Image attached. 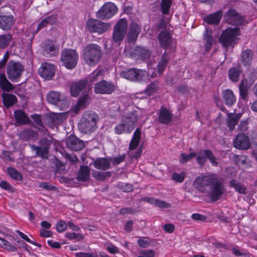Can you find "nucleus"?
Masks as SVG:
<instances>
[{"instance_id":"18","label":"nucleus","mask_w":257,"mask_h":257,"mask_svg":"<svg viewBox=\"0 0 257 257\" xmlns=\"http://www.w3.org/2000/svg\"><path fill=\"white\" fill-rule=\"evenodd\" d=\"M234 146L239 150L248 149L251 146L249 138L244 134H238L234 141Z\"/></svg>"},{"instance_id":"7","label":"nucleus","mask_w":257,"mask_h":257,"mask_svg":"<svg viewBox=\"0 0 257 257\" xmlns=\"http://www.w3.org/2000/svg\"><path fill=\"white\" fill-rule=\"evenodd\" d=\"M110 25L97 19H90L86 23V27L90 33L102 34L109 29Z\"/></svg>"},{"instance_id":"21","label":"nucleus","mask_w":257,"mask_h":257,"mask_svg":"<svg viewBox=\"0 0 257 257\" xmlns=\"http://www.w3.org/2000/svg\"><path fill=\"white\" fill-rule=\"evenodd\" d=\"M87 84V80L85 79L73 82L71 84L70 88L71 95L74 97L77 96L85 88Z\"/></svg>"},{"instance_id":"10","label":"nucleus","mask_w":257,"mask_h":257,"mask_svg":"<svg viewBox=\"0 0 257 257\" xmlns=\"http://www.w3.org/2000/svg\"><path fill=\"white\" fill-rule=\"evenodd\" d=\"M224 21L228 24L238 26L243 24L244 22V18L236 10L229 9L224 15Z\"/></svg>"},{"instance_id":"40","label":"nucleus","mask_w":257,"mask_h":257,"mask_svg":"<svg viewBox=\"0 0 257 257\" xmlns=\"http://www.w3.org/2000/svg\"><path fill=\"white\" fill-rule=\"evenodd\" d=\"M230 186L233 187L235 190L240 194H246L247 193L246 187L235 180H231L230 181Z\"/></svg>"},{"instance_id":"15","label":"nucleus","mask_w":257,"mask_h":257,"mask_svg":"<svg viewBox=\"0 0 257 257\" xmlns=\"http://www.w3.org/2000/svg\"><path fill=\"white\" fill-rule=\"evenodd\" d=\"M139 119L135 111H132L121 118V122L126 126V128L131 132L135 128Z\"/></svg>"},{"instance_id":"12","label":"nucleus","mask_w":257,"mask_h":257,"mask_svg":"<svg viewBox=\"0 0 257 257\" xmlns=\"http://www.w3.org/2000/svg\"><path fill=\"white\" fill-rule=\"evenodd\" d=\"M39 144L41 145L40 147L30 145L31 150L35 151L36 155L42 159H48L51 141L46 138H43L40 140Z\"/></svg>"},{"instance_id":"45","label":"nucleus","mask_w":257,"mask_h":257,"mask_svg":"<svg viewBox=\"0 0 257 257\" xmlns=\"http://www.w3.org/2000/svg\"><path fill=\"white\" fill-rule=\"evenodd\" d=\"M17 101V97L14 95L8 94L3 96L4 104L7 107L14 105Z\"/></svg>"},{"instance_id":"5","label":"nucleus","mask_w":257,"mask_h":257,"mask_svg":"<svg viewBox=\"0 0 257 257\" xmlns=\"http://www.w3.org/2000/svg\"><path fill=\"white\" fill-rule=\"evenodd\" d=\"M127 23L125 19L119 20L115 25L112 33V40L115 43L120 44L126 33Z\"/></svg>"},{"instance_id":"64","label":"nucleus","mask_w":257,"mask_h":257,"mask_svg":"<svg viewBox=\"0 0 257 257\" xmlns=\"http://www.w3.org/2000/svg\"><path fill=\"white\" fill-rule=\"evenodd\" d=\"M248 129V121L243 120L241 121L239 125H238V130L242 132L246 131Z\"/></svg>"},{"instance_id":"46","label":"nucleus","mask_w":257,"mask_h":257,"mask_svg":"<svg viewBox=\"0 0 257 257\" xmlns=\"http://www.w3.org/2000/svg\"><path fill=\"white\" fill-rule=\"evenodd\" d=\"M158 88V81H154V82L148 85L147 87L144 91V92L148 95L150 96L157 92Z\"/></svg>"},{"instance_id":"6","label":"nucleus","mask_w":257,"mask_h":257,"mask_svg":"<svg viewBox=\"0 0 257 257\" xmlns=\"http://www.w3.org/2000/svg\"><path fill=\"white\" fill-rule=\"evenodd\" d=\"M213 181L209 187V195L211 201H215L219 199L224 193L225 189L221 181L215 175Z\"/></svg>"},{"instance_id":"33","label":"nucleus","mask_w":257,"mask_h":257,"mask_svg":"<svg viewBox=\"0 0 257 257\" xmlns=\"http://www.w3.org/2000/svg\"><path fill=\"white\" fill-rule=\"evenodd\" d=\"M241 115L240 113H229L227 114V125L230 131H232L234 128Z\"/></svg>"},{"instance_id":"54","label":"nucleus","mask_w":257,"mask_h":257,"mask_svg":"<svg viewBox=\"0 0 257 257\" xmlns=\"http://www.w3.org/2000/svg\"><path fill=\"white\" fill-rule=\"evenodd\" d=\"M205 153L207 159H209L211 163L214 166H217L218 165L217 159L214 156L212 151L209 150H205Z\"/></svg>"},{"instance_id":"52","label":"nucleus","mask_w":257,"mask_h":257,"mask_svg":"<svg viewBox=\"0 0 257 257\" xmlns=\"http://www.w3.org/2000/svg\"><path fill=\"white\" fill-rule=\"evenodd\" d=\"M0 246L5 247L7 249L12 251H17V247L11 244L7 240L0 237Z\"/></svg>"},{"instance_id":"31","label":"nucleus","mask_w":257,"mask_h":257,"mask_svg":"<svg viewBox=\"0 0 257 257\" xmlns=\"http://www.w3.org/2000/svg\"><path fill=\"white\" fill-rule=\"evenodd\" d=\"M133 55L137 59L146 60L150 57L151 53L144 48L137 47L134 50Z\"/></svg>"},{"instance_id":"58","label":"nucleus","mask_w":257,"mask_h":257,"mask_svg":"<svg viewBox=\"0 0 257 257\" xmlns=\"http://www.w3.org/2000/svg\"><path fill=\"white\" fill-rule=\"evenodd\" d=\"M16 232L21 236V238H22L25 240L27 241V242L32 243L35 245H36L39 247H41V245L40 244H39L36 242L32 241L28 237L27 235H26L24 233L21 232L19 230H17Z\"/></svg>"},{"instance_id":"8","label":"nucleus","mask_w":257,"mask_h":257,"mask_svg":"<svg viewBox=\"0 0 257 257\" xmlns=\"http://www.w3.org/2000/svg\"><path fill=\"white\" fill-rule=\"evenodd\" d=\"M215 175L201 176L197 177L193 181L194 187L201 192L208 191Z\"/></svg>"},{"instance_id":"47","label":"nucleus","mask_w":257,"mask_h":257,"mask_svg":"<svg viewBox=\"0 0 257 257\" xmlns=\"http://www.w3.org/2000/svg\"><path fill=\"white\" fill-rule=\"evenodd\" d=\"M196 161L200 166L202 167L204 165L206 161V156L204 150H200L196 153Z\"/></svg>"},{"instance_id":"14","label":"nucleus","mask_w":257,"mask_h":257,"mask_svg":"<svg viewBox=\"0 0 257 257\" xmlns=\"http://www.w3.org/2000/svg\"><path fill=\"white\" fill-rule=\"evenodd\" d=\"M161 47L164 49H169L170 52L175 50V47L172 45L173 40L170 33L167 31H163L158 37Z\"/></svg>"},{"instance_id":"61","label":"nucleus","mask_w":257,"mask_h":257,"mask_svg":"<svg viewBox=\"0 0 257 257\" xmlns=\"http://www.w3.org/2000/svg\"><path fill=\"white\" fill-rule=\"evenodd\" d=\"M239 88L241 98L244 99H245L247 96V90L246 87L244 85L243 82L239 85Z\"/></svg>"},{"instance_id":"13","label":"nucleus","mask_w":257,"mask_h":257,"mask_svg":"<svg viewBox=\"0 0 257 257\" xmlns=\"http://www.w3.org/2000/svg\"><path fill=\"white\" fill-rule=\"evenodd\" d=\"M117 9L114 4L108 2L103 6L96 13L98 18L104 20L111 18L116 12Z\"/></svg>"},{"instance_id":"55","label":"nucleus","mask_w":257,"mask_h":257,"mask_svg":"<svg viewBox=\"0 0 257 257\" xmlns=\"http://www.w3.org/2000/svg\"><path fill=\"white\" fill-rule=\"evenodd\" d=\"M101 76V71L96 70L90 74L89 79L90 82H93L100 79Z\"/></svg>"},{"instance_id":"53","label":"nucleus","mask_w":257,"mask_h":257,"mask_svg":"<svg viewBox=\"0 0 257 257\" xmlns=\"http://www.w3.org/2000/svg\"><path fill=\"white\" fill-rule=\"evenodd\" d=\"M114 132L118 135H120L124 133H131V132L126 128V126L122 122L115 127Z\"/></svg>"},{"instance_id":"59","label":"nucleus","mask_w":257,"mask_h":257,"mask_svg":"<svg viewBox=\"0 0 257 257\" xmlns=\"http://www.w3.org/2000/svg\"><path fill=\"white\" fill-rule=\"evenodd\" d=\"M66 237L70 239H76L77 240H80V239L83 238L82 235L80 233H76L74 232H68L66 233L65 235Z\"/></svg>"},{"instance_id":"57","label":"nucleus","mask_w":257,"mask_h":257,"mask_svg":"<svg viewBox=\"0 0 257 257\" xmlns=\"http://www.w3.org/2000/svg\"><path fill=\"white\" fill-rule=\"evenodd\" d=\"M31 117L36 124L42 128H44L40 115L34 114L31 115Z\"/></svg>"},{"instance_id":"27","label":"nucleus","mask_w":257,"mask_h":257,"mask_svg":"<svg viewBox=\"0 0 257 257\" xmlns=\"http://www.w3.org/2000/svg\"><path fill=\"white\" fill-rule=\"evenodd\" d=\"M15 118L19 124H28L31 122L28 116L22 110H17L14 112Z\"/></svg>"},{"instance_id":"35","label":"nucleus","mask_w":257,"mask_h":257,"mask_svg":"<svg viewBox=\"0 0 257 257\" xmlns=\"http://www.w3.org/2000/svg\"><path fill=\"white\" fill-rule=\"evenodd\" d=\"M253 53L250 49H246L241 54V62L244 66H249L251 63Z\"/></svg>"},{"instance_id":"25","label":"nucleus","mask_w":257,"mask_h":257,"mask_svg":"<svg viewBox=\"0 0 257 257\" xmlns=\"http://www.w3.org/2000/svg\"><path fill=\"white\" fill-rule=\"evenodd\" d=\"M43 52L44 55L55 56L58 54V48L55 46V43L50 40L46 41L43 47Z\"/></svg>"},{"instance_id":"62","label":"nucleus","mask_w":257,"mask_h":257,"mask_svg":"<svg viewBox=\"0 0 257 257\" xmlns=\"http://www.w3.org/2000/svg\"><path fill=\"white\" fill-rule=\"evenodd\" d=\"M125 158V155H122L117 157L110 158L109 159L114 165H118L123 162Z\"/></svg>"},{"instance_id":"38","label":"nucleus","mask_w":257,"mask_h":257,"mask_svg":"<svg viewBox=\"0 0 257 257\" xmlns=\"http://www.w3.org/2000/svg\"><path fill=\"white\" fill-rule=\"evenodd\" d=\"M47 101L53 104L57 105L58 103L63 100L61 99V95L58 92H50L47 97Z\"/></svg>"},{"instance_id":"42","label":"nucleus","mask_w":257,"mask_h":257,"mask_svg":"<svg viewBox=\"0 0 257 257\" xmlns=\"http://www.w3.org/2000/svg\"><path fill=\"white\" fill-rule=\"evenodd\" d=\"M12 39V35L9 33L0 35V49H4L8 47Z\"/></svg>"},{"instance_id":"9","label":"nucleus","mask_w":257,"mask_h":257,"mask_svg":"<svg viewBox=\"0 0 257 257\" xmlns=\"http://www.w3.org/2000/svg\"><path fill=\"white\" fill-rule=\"evenodd\" d=\"M239 35V28L227 29L223 31L220 36V41L225 47L231 46L234 42L236 37Z\"/></svg>"},{"instance_id":"4","label":"nucleus","mask_w":257,"mask_h":257,"mask_svg":"<svg viewBox=\"0 0 257 257\" xmlns=\"http://www.w3.org/2000/svg\"><path fill=\"white\" fill-rule=\"evenodd\" d=\"M60 60L66 68L72 69L77 65L78 54L75 50L65 49L61 53Z\"/></svg>"},{"instance_id":"24","label":"nucleus","mask_w":257,"mask_h":257,"mask_svg":"<svg viewBox=\"0 0 257 257\" xmlns=\"http://www.w3.org/2000/svg\"><path fill=\"white\" fill-rule=\"evenodd\" d=\"M222 101L228 106H231L236 102V97L233 91L229 89L221 92Z\"/></svg>"},{"instance_id":"43","label":"nucleus","mask_w":257,"mask_h":257,"mask_svg":"<svg viewBox=\"0 0 257 257\" xmlns=\"http://www.w3.org/2000/svg\"><path fill=\"white\" fill-rule=\"evenodd\" d=\"M92 176L98 181H104L106 178H109L111 176L110 172H100L94 171L92 173Z\"/></svg>"},{"instance_id":"63","label":"nucleus","mask_w":257,"mask_h":257,"mask_svg":"<svg viewBox=\"0 0 257 257\" xmlns=\"http://www.w3.org/2000/svg\"><path fill=\"white\" fill-rule=\"evenodd\" d=\"M137 212L138 211L137 210L130 207L122 208L119 210V213L122 215L125 214H134Z\"/></svg>"},{"instance_id":"3","label":"nucleus","mask_w":257,"mask_h":257,"mask_svg":"<svg viewBox=\"0 0 257 257\" xmlns=\"http://www.w3.org/2000/svg\"><path fill=\"white\" fill-rule=\"evenodd\" d=\"M7 74L12 82H18L24 71V66L19 62L10 60L7 66Z\"/></svg>"},{"instance_id":"16","label":"nucleus","mask_w":257,"mask_h":257,"mask_svg":"<svg viewBox=\"0 0 257 257\" xmlns=\"http://www.w3.org/2000/svg\"><path fill=\"white\" fill-rule=\"evenodd\" d=\"M68 114L66 112L52 113L47 118L46 124L49 127L53 128L61 124L67 117Z\"/></svg>"},{"instance_id":"32","label":"nucleus","mask_w":257,"mask_h":257,"mask_svg":"<svg viewBox=\"0 0 257 257\" xmlns=\"http://www.w3.org/2000/svg\"><path fill=\"white\" fill-rule=\"evenodd\" d=\"M222 13L223 12L221 10H219L216 13L205 17V21L209 24L217 25L220 22Z\"/></svg>"},{"instance_id":"37","label":"nucleus","mask_w":257,"mask_h":257,"mask_svg":"<svg viewBox=\"0 0 257 257\" xmlns=\"http://www.w3.org/2000/svg\"><path fill=\"white\" fill-rule=\"evenodd\" d=\"M141 129L137 128L135 131L133 138L130 143L129 148L130 150H133L137 148L140 142L141 137Z\"/></svg>"},{"instance_id":"23","label":"nucleus","mask_w":257,"mask_h":257,"mask_svg":"<svg viewBox=\"0 0 257 257\" xmlns=\"http://www.w3.org/2000/svg\"><path fill=\"white\" fill-rule=\"evenodd\" d=\"M140 32L141 28L139 25L135 23H131L127 35L128 42L130 43H134L135 42Z\"/></svg>"},{"instance_id":"19","label":"nucleus","mask_w":257,"mask_h":257,"mask_svg":"<svg viewBox=\"0 0 257 257\" xmlns=\"http://www.w3.org/2000/svg\"><path fill=\"white\" fill-rule=\"evenodd\" d=\"M67 147L74 151L82 150L84 147V143L75 136L70 135L66 141Z\"/></svg>"},{"instance_id":"39","label":"nucleus","mask_w":257,"mask_h":257,"mask_svg":"<svg viewBox=\"0 0 257 257\" xmlns=\"http://www.w3.org/2000/svg\"><path fill=\"white\" fill-rule=\"evenodd\" d=\"M169 60L170 57L169 55L166 52H165L163 54L161 60L158 64V71L160 74H162L164 71Z\"/></svg>"},{"instance_id":"36","label":"nucleus","mask_w":257,"mask_h":257,"mask_svg":"<svg viewBox=\"0 0 257 257\" xmlns=\"http://www.w3.org/2000/svg\"><path fill=\"white\" fill-rule=\"evenodd\" d=\"M142 200L149 202L152 204H154L159 207L167 208L171 206V205L169 203L165 201L153 198L145 197L142 199Z\"/></svg>"},{"instance_id":"51","label":"nucleus","mask_w":257,"mask_h":257,"mask_svg":"<svg viewBox=\"0 0 257 257\" xmlns=\"http://www.w3.org/2000/svg\"><path fill=\"white\" fill-rule=\"evenodd\" d=\"M8 172L11 177L15 180H21L23 178L22 175L13 168H8Z\"/></svg>"},{"instance_id":"44","label":"nucleus","mask_w":257,"mask_h":257,"mask_svg":"<svg viewBox=\"0 0 257 257\" xmlns=\"http://www.w3.org/2000/svg\"><path fill=\"white\" fill-rule=\"evenodd\" d=\"M240 72L241 70L239 68L232 67L228 71L229 79L233 82L238 81Z\"/></svg>"},{"instance_id":"28","label":"nucleus","mask_w":257,"mask_h":257,"mask_svg":"<svg viewBox=\"0 0 257 257\" xmlns=\"http://www.w3.org/2000/svg\"><path fill=\"white\" fill-rule=\"evenodd\" d=\"M90 173V170L88 166L81 165L76 178L78 181L85 182L89 179Z\"/></svg>"},{"instance_id":"1","label":"nucleus","mask_w":257,"mask_h":257,"mask_svg":"<svg viewBox=\"0 0 257 257\" xmlns=\"http://www.w3.org/2000/svg\"><path fill=\"white\" fill-rule=\"evenodd\" d=\"M99 116L95 112L91 111L84 112L78 124L80 131L83 134H90L97 128V123Z\"/></svg>"},{"instance_id":"22","label":"nucleus","mask_w":257,"mask_h":257,"mask_svg":"<svg viewBox=\"0 0 257 257\" xmlns=\"http://www.w3.org/2000/svg\"><path fill=\"white\" fill-rule=\"evenodd\" d=\"M15 19L12 15H0V28L8 31L14 24Z\"/></svg>"},{"instance_id":"60","label":"nucleus","mask_w":257,"mask_h":257,"mask_svg":"<svg viewBox=\"0 0 257 257\" xmlns=\"http://www.w3.org/2000/svg\"><path fill=\"white\" fill-rule=\"evenodd\" d=\"M119 188L121 190L125 192H132L134 189L133 186L130 184H119Z\"/></svg>"},{"instance_id":"41","label":"nucleus","mask_w":257,"mask_h":257,"mask_svg":"<svg viewBox=\"0 0 257 257\" xmlns=\"http://www.w3.org/2000/svg\"><path fill=\"white\" fill-rule=\"evenodd\" d=\"M204 40L205 41V48L207 51H209L212 43V30L206 28L205 33L203 35Z\"/></svg>"},{"instance_id":"2","label":"nucleus","mask_w":257,"mask_h":257,"mask_svg":"<svg viewBox=\"0 0 257 257\" xmlns=\"http://www.w3.org/2000/svg\"><path fill=\"white\" fill-rule=\"evenodd\" d=\"M102 55L101 47L96 44H89L84 48L83 58L85 62L90 66L97 64Z\"/></svg>"},{"instance_id":"20","label":"nucleus","mask_w":257,"mask_h":257,"mask_svg":"<svg viewBox=\"0 0 257 257\" xmlns=\"http://www.w3.org/2000/svg\"><path fill=\"white\" fill-rule=\"evenodd\" d=\"M40 75L43 78L49 80L54 75L55 71L53 65L44 63L39 69Z\"/></svg>"},{"instance_id":"11","label":"nucleus","mask_w":257,"mask_h":257,"mask_svg":"<svg viewBox=\"0 0 257 257\" xmlns=\"http://www.w3.org/2000/svg\"><path fill=\"white\" fill-rule=\"evenodd\" d=\"M120 76L126 79L133 81H142L147 77L145 71L135 68H131L127 71H122Z\"/></svg>"},{"instance_id":"49","label":"nucleus","mask_w":257,"mask_h":257,"mask_svg":"<svg viewBox=\"0 0 257 257\" xmlns=\"http://www.w3.org/2000/svg\"><path fill=\"white\" fill-rule=\"evenodd\" d=\"M120 101L118 100L114 102H113L110 106L109 110L110 112H111L112 114L113 115H116L117 114H119L120 111Z\"/></svg>"},{"instance_id":"29","label":"nucleus","mask_w":257,"mask_h":257,"mask_svg":"<svg viewBox=\"0 0 257 257\" xmlns=\"http://www.w3.org/2000/svg\"><path fill=\"white\" fill-rule=\"evenodd\" d=\"M90 101V98L88 94H86L80 97L74 108V111L78 113L81 109L85 108L87 106Z\"/></svg>"},{"instance_id":"30","label":"nucleus","mask_w":257,"mask_h":257,"mask_svg":"<svg viewBox=\"0 0 257 257\" xmlns=\"http://www.w3.org/2000/svg\"><path fill=\"white\" fill-rule=\"evenodd\" d=\"M172 118V115L169 110L166 107H162L160 110L159 121L160 123L167 124L171 122Z\"/></svg>"},{"instance_id":"48","label":"nucleus","mask_w":257,"mask_h":257,"mask_svg":"<svg viewBox=\"0 0 257 257\" xmlns=\"http://www.w3.org/2000/svg\"><path fill=\"white\" fill-rule=\"evenodd\" d=\"M172 4V0H162L161 8L163 14L167 15L169 13V10Z\"/></svg>"},{"instance_id":"34","label":"nucleus","mask_w":257,"mask_h":257,"mask_svg":"<svg viewBox=\"0 0 257 257\" xmlns=\"http://www.w3.org/2000/svg\"><path fill=\"white\" fill-rule=\"evenodd\" d=\"M0 87L3 90L7 92L11 91L15 88L4 73L0 74Z\"/></svg>"},{"instance_id":"50","label":"nucleus","mask_w":257,"mask_h":257,"mask_svg":"<svg viewBox=\"0 0 257 257\" xmlns=\"http://www.w3.org/2000/svg\"><path fill=\"white\" fill-rule=\"evenodd\" d=\"M196 153L194 152L191 153L189 154L181 153L179 158V162L181 164H185L188 161L191 160L193 158L196 157Z\"/></svg>"},{"instance_id":"56","label":"nucleus","mask_w":257,"mask_h":257,"mask_svg":"<svg viewBox=\"0 0 257 257\" xmlns=\"http://www.w3.org/2000/svg\"><path fill=\"white\" fill-rule=\"evenodd\" d=\"M185 178V174L183 172L180 174L173 173L172 175V178L173 180L177 182H182Z\"/></svg>"},{"instance_id":"17","label":"nucleus","mask_w":257,"mask_h":257,"mask_svg":"<svg viewBox=\"0 0 257 257\" xmlns=\"http://www.w3.org/2000/svg\"><path fill=\"white\" fill-rule=\"evenodd\" d=\"M94 92L95 93L110 94L114 89V85L105 80H102L95 84Z\"/></svg>"},{"instance_id":"26","label":"nucleus","mask_w":257,"mask_h":257,"mask_svg":"<svg viewBox=\"0 0 257 257\" xmlns=\"http://www.w3.org/2000/svg\"><path fill=\"white\" fill-rule=\"evenodd\" d=\"M93 165L97 169L106 170L110 168V160L105 158H98L93 162Z\"/></svg>"}]
</instances>
